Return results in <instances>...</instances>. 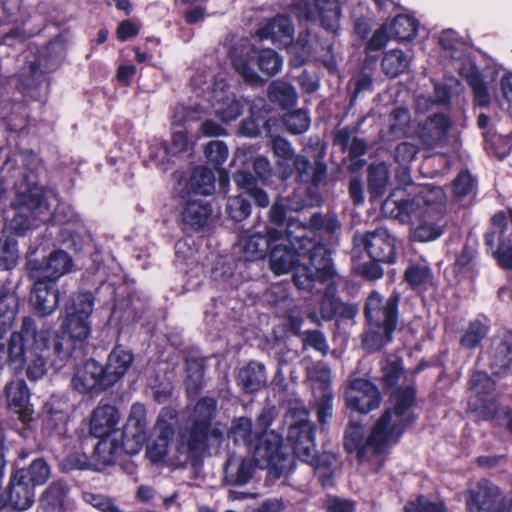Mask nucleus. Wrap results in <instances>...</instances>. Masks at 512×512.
<instances>
[{"instance_id": "26", "label": "nucleus", "mask_w": 512, "mask_h": 512, "mask_svg": "<svg viewBox=\"0 0 512 512\" xmlns=\"http://www.w3.org/2000/svg\"><path fill=\"white\" fill-rule=\"evenodd\" d=\"M9 502L18 511L26 510L34 503L33 487L26 482L24 469L17 470L11 477Z\"/></svg>"}, {"instance_id": "61", "label": "nucleus", "mask_w": 512, "mask_h": 512, "mask_svg": "<svg viewBox=\"0 0 512 512\" xmlns=\"http://www.w3.org/2000/svg\"><path fill=\"white\" fill-rule=\"evenodd\" d=\"M172 156H174L172 150L169 149L167 144L163 141H155V143L150 146V157L158 166L164 167Z\"/></svg>"}, {"instance_id": "13", "label": "nucleus", "mask_w": 512, "mask_h": 512, "mask_svg": "<svg viewBox=\"0 0 512 512\" xmlns=\"http://www.w3.org/2000/svg\"><path fill=\"white\" fill-rule=\"evenodd\" d=\"M73 260L64 250L51 252L45 261L29 260L27 270L31 278H44L55 282L72 271Z\"/></svg>"}, {"instance_id": "12", "label": "nucleus", "mask_w": 512, "mask_h": 512, "mask_svg": "<svg viewBox=\"0 0 512 512\" xmlns=\"http://www.w3.org/2000/svg\"><path fill=\"white\" fill-rule=\"evenodd\" d=\"M347 408L362 414H367L379 407L381 396L378 388L369 380L354 378L344 391Z\"/></svg>"}, {"instance_id": "43", "label": "nucleus", "mask_w": 512, "mask_h": 512, "mask_svg": "<svg viewBox=\"0 0 512 512\" xmlns=\"http://www.w3.org/2000/svg\"><path fill=\"white\" fill-rule=\"evenodd\" d=\"M408 65V57L399 49H392L386 52L382 60L383 72L391 78L403 73Z\"/></svg>"}, {"instance_id": "32", "label": "nucleus", "mask_w": 512, "mask_h": 512, "mask_svg": "<svg viewBox=\"0 0 512 512\" xmlns=\"http://www.w3.org/2000/svg\"><path fill=\"white\" fill-rule=\"evenodd\" d=\"M238 384L247 393H254L263 388L267 377L265 367L258 362H250L238 372Z\"/></svg>"}, {"instance_id": "29", "label": "nucleus", "mask_w": 512, "mask_h": 512, "mask_svg": "<svg viewBox=\"0 0 512 512\" xmlns=\"http://www.w3.org/2000/svg\"><path fill=\"white\" fill-rule=\"evenodd\" d=\"M450 128L451 122L444 114H435L424 122L420 138L427 147L440 145L446 142Z\"/></svg>"}, {"instance_id": "14", "label": "nucleus", "mask_w": 512, "mask_h": 512, "mask_svg": "<svg viewBox=\"0 0 512 512\" xmlns=\"http://www.w3.org/2000/svg\"><path fill=\"white\" fill-rule=\"evenodd\" d=\"M215 408V399L205 397L199 400L194 408L192 426L188 432L184 433L189 438L190 445L196 447L200 452L206 447Z\"/></svg>"}, {"instance_id": "3", "label": "nucleus", "mask_w": 512, "mask_h": 512, "mask_svg": "<svg viewBox=\"0 0 512 512\" xmlns=\"http://www.w3.org/2000/svg\"><path fill=\"white\" fill-rule=\"evenodd\" d=\"M415 400V390L408 385L397 390L392 396L393 407L385 411L376 423L370 436L364 439V427L350 423L346 429L344 446L348 452H357L360 461L382 463L385 448L396 443L406 427L414 421L411 408Z\"/></svg>"}, {"instance_id": "30", "label": "nucleus", "mask_w": 512, "mask_h": 512, "mask_svg": "<svg viewBox=\"0 0 512 512\" xmlns=\"http://www.w3.org/2000/svg\"><path fill=\"white\" fill-rule=\"evenodd\" d=\"M7 400L10 409L19 414L23 423L32 420V410L28 406L29 391L23 380L12 381L6 386Z\"/></svg>"}, {"instance_id": "17", "label": "nucleus", "mask_w": 512, "mask_h": 512, "mask_svg": "<svg viewBox=\"0 0 512 512\" xmlns=\"http://www.w3.org/2000/svg\"><path fill=\"white\" fill-rule=\"evenodd\" d=\"M494 231L486 235V244L490 249L495 247V238L498 245L493 250V256L498 264L504 269H512V241L507 234V216L500 212L492 218Z\"/></svg>"}, {"instance_id": "27", "label": "nucleus", "mask_w": 512, "mask_h": 512, "mask_svg": "<svg viewBox=\"0 0 512 512\" xmlns=\"http://www.w3.org/2000/svg\"><path fill=\"white\" fill-rule=\"evenodd\" d=\"M295 29L291 20L284 15H278L266 22L257 34L260 39H271L274 43L287 46L291 44Z\"/></svg>"}, {"instance_id": "7", "label": "nucleus", "mask_w": 512, "mask_h": 512, "mask_svg": "<svg viewBox=\"0 0 512 512\" xmlns=\"http://www.w3.org/2000/svg\"><path fill=\"white\" fill-rule=\"evenodd\" d=\"M287 438L295 457L313 467L323 486L330 485L333 474L331 456H317L314 425L307 419L291 423Z\"/></svg>"}, {"instance_id": "42", "label": "nucleus", "mask_w": 512, "mask_h": 512, "mask_svg": "<svg viewBox=\"0 0 512 512\" xmlns=\"http://www.w3.org/2000/svg\"><path fill=\"white\" fill-rule=\"evenodd\" d=\"M268 96L272 102L278 103L283 108L294 105L297 100L294 87L279 80L269 85Z\"/></svg>"}, {"instance_id": "36", "label": "nucleus", "mask_w": 512, "mask_h": 512, "mask_svg": "<svg viewBox=\"0 0 512 512\" xmlns=\"http://www.w3.org/2000/svg\"><path fill=\"white\" fill-rule=\"evenodd\" d=\"M293 173L296 172L301 182L311 181L318 185L326 174V166L322 162H316L312 167L310 161L301 154H296L291 161Z\"/></svg>"}, {"instance_id": "16", "label": "nucleus", "mask_w": 512, "mask_h": 512, "mask_svg": "<svg viewBox=\"0 0 512 512\" xmlns=\"http://www.w3.org/2000/svg\"><path fill=\"white\" fill-rule=\"evenodd\" d=\"M103 366L97 361L87 360L78 367L71 379L72 388L80 394L99 393L110 387L105 381Z\"/></svg>"}, {"instance_id": "46", "label": "nucleus", "mask_w": 512, "mask_h": 512, "mask_svg": "<svg viewBox=\"0 0 512 512\" xmlns=\"http://www.w3.org/2000/svg\"><path fill=\"white\" fill-rule=\"evenodd\" d=\"M389 180L388 167L383 164L372 165L369 168V189L373 197L383 195Z\"/></svg>"}, {"instance_id": "8", "label": "nucleus", "mask_w": 512, "mask_h": 512, "mask_svg": "<svg viewBox=\"0 0 512 512\" xmlns=\"http://www.w3.org/2000/svg\"><path fill=\"white\" fill-rule=\"evenodd\" d=\"M254 438L255 443L250 449L258 468L268 469L269 474L274 478H279L292 469L293 457L283 446L280 434L270 430Z\"/></svg>"}, {"instance_id": "53", "label": "nucleus", "mask_w": 512, "mask_h": 512, "mask_svg": "<svg viewBox=\"0 0 512 512\" xmlns=\"http://www.w3.org/2000/svg\"><path fill=\"white\" fill-rule=\"evenodd\" d=\"M284 124L292 134H302L309 129L310 118L306 111L295 110L285 115Z\"/></svg>"}, {"instance_id": "40", "label": "nucleus", "mask_w": 512, "mask_h": 512, "mask_svg": "<svg viewBox=\"0 0 512 512\" xmlns=\"http://www.w3.org/2000/svg\"><path fill=\"white\" fill-rule=\"evenodd\" d=\"M16 297L0 286V340L12 327ZM0 345H3L0 343Z\"/></svg>"}, {"instance_id": "51", "label": "nucleus", "mask_w": 512, "mask_h": 512, "mask_svg": "<svg viewBox=\"0 0 512 512\" xmlns=\"http://www.w3.org/2000/svg\"><path fill=\"white\" fill-rule=\"evenodd\" d=\"M18 260L17 242L6 237L0 240V269L10 270L15 267Z\"/></svg>"}, {"instance_id": "10", "label": "nucleus", "mask_w": 512, "mask_h": 512, "mask_svg": "<svg viewBox=\"0 0 512 512\" xmlns=\"http://www.w3.org/2000/svg\"><path fill=\"white\" fill-rule=\"evenodd\" d=\"M291 11L299 21H319L330 32L339 27L340 5L338 0H293Z\"/></svg>"}, {"instance_id": "59", "label": "nucleus", "mask_w": 512, "mask_h": 512, "mask_svg": "<svg viewBox=\"0 0 512 512\" xmlns=\"http://www.w3.org/2000/svg\"><path fill=\"white\" fill-rule=\"evenodd\" d=\"M390 131L392 134L404 135L407 133L408 124L410 122L409 111L405 108H397L391 113Z\"/></svg>"}, {"instance_id": "34", "label": "nucleus", "mask_w": 512, "mask_h": 512, "mask_svg": "<svg viewBox=\"0 0 512 512\" xmlns=\"http://www.w3.org/2000/svg\"><path fill=\"white\" fill-rule=\"evenodd\" d=\"M271 148L277 158L276 168L283 180L293 175L291 161L295 157L294 149L289 141L282 137H274L271 140Z\"/></svg>"}, {"instance_id": "64", "label": "nucleus", "mask_w": 512, "mask_h": 512, "mask_svg": "<svg viewBox=\"0 0 512 512\" xmlns=\"http://www.w3.org/2000/svg\"><path fill=\"white\" fill-rule=\"evenodd\" d=\"M388 24H383L378 30H376L370 40L367 43L366 50L378 51L382 49L388 42L390 36L388 33Z\"/></svg>"}, {"instance_id": "49", "label": "nucleus", "mask_w": 512, "mask_h": 512, "mask_svg": "<svg viewBox=\"0 0 512 512\" xmlns=\"http://www.w3.org/2000/svg\"><path fill=\"white\" fill-rule=\"evenodd\" d=\"M287 46L289 53L292 55L291 64L295 67L301 66L312 52L308 32L301 33L296 43L291 42Z\"/></svg>"}, {"instance_id": "44", "label": "nucleus", "mask_w": 512, "mask_h": 512, "mask_svg": "<svg viewBox=\"0 0 512 512\" xmlns=\"http://www.w3.org/2000/svg\"><path fill=\"white\" fill-rule=\"evenodd\" d=\"M62 328L70 338L82 341L89 336L91 324L89 318L65 314Z\"/></svg>"}, {"instance_id": "37", "label": "nucleus", "mask_w": 512, "mask_h": 512, "mask_svg": "<svg viewBox=\"0 0 512 512\" xmlns=\"http://www.w3.org/2000/svg\"><path fill=\"white\" fill-rule=\"evenodd\" d=\"M95 297L89 291L73 293L65 305V314L89 318L94 309Z\"/></svg>"}, {"instance_id": "24", "label": "nucleus", "mask_w": 512, "mask_h": 512, "mask_svg": "<svg viewBox=\"0 0 512 512\" xmlns=\"http://www.w3.org/2000/svg\"><path fill=\"white\" fill-rule=\"evenodd\" d=\"M32 290V302L42 315L51 314L59 304V291L54 282L38 277Z\"/></svg>"}, {"instance_id": "28", "label": "nucleus", "mask_w": 512, "mask_h": 512, "mask_svg": "<svg viewBox=\"0 0 512 512\" xmlns=\"http://www.w3.org/2000/svg\"><path fill=\"white\" fill-rule=\"evenodd\" d=\"M512 364V332L504 331L492 341L491 369L495 374L505 373Z\"/></svg>"}, {"instance_id": "2", "label": "nucleus", "mask_w": 512, "mask_h": 512, "mask_svg": "<svg viewBox=\"0 0 512 512\" xmlns=\"http://www.w3.org/2000/svg\"><path fill=\"white\" fill-rule=\"evenodd\" d=\"M60 367L69 351L64 348L59 336H53L48 330H38L35 321L25 317L19 331L13 332L8 347L0 345V367L7 363L14 370L26 368L29 380L41 379L47 372V361Z\"/></svg>"}, {"instance_id": "60", "label": "nucleus", "mask_w": 512, "mask_h": 512, "mask_svg": "<svg viewBox=\"0 0 512 512\" xmlns=\"http://www.w3.org/2000/svg\"><path fill=\"white\" fill-rule=\"evenodd\" d=\"M333 415V394L331 391L321 393L317 402V416L320 424L325 425Z\"/></svg>"}, {"instance_id": "55", "label": "nucleus", "mask_w": 512, "mask_h": 512, "mask_svg": "<svg viewBox=\"0 0 512 512\" xmlns=\"http://www.w3.org/2000/svg\"><path fill=\"white\" fill-rule=\"evenodd\" d=\"M226 211L235 221H243L251 213V205L242 196L230 197L227 201Z\"/></svg>"}, {"instance_id": "63", "label": "nucleus", "mask_w": 512, "mask_h": 512, "mask_svg": "<svg viewBox=\"0 0 512 512\" xmlns=\"http://www.w3.org/2000/svg\"><path fill=\"white\" fill-rule=\"evenodd\" d=\"M304 343L323 355L327 354L329 350L326 337L319 330L307 331L305 333Z\"/></svg>"}, {"instance_id": "52", "label": "nucleus", "mask_w": 512, "mask_h": 512, "mask_svg": "<svg viewBox=\"0 0 512 512\" xmlns=\"http://www.w3.org/2000/svg\"><path fill=\"white\" fill-rule=\"evenodd\" d=\"M60 469L63 472H70L73 470H90L93 471L92 460L88 459L85 453L74 451L66 455L60 461Z\"/></svg>"}, {"instance_id": "23", "label": "nucleus", "mask_w": 512, "mask_h": 512, "mask_svg": "<svg viewBox=\"0 0 512 512\" xmlns=\"http://www.w3.org/2000/svg\"><path fill=\"white\" fill-rule=\"evenodd\" d=\"M284 239L282 229L266 227L265 234L256 232L243 242V250L248 260L263 259L268 250L272 249L274 243Z\"/></svg>"}, {"instance_id": "22", "label": "nucleus", "mask_w": 512, "mask_h": 512, "mask_svg": "<svg viewBox=\"0 0 512 512\" xmlns=\"http://www.w3.org/2000/svg\"><path fill=\"white\" fill-rule=\"evenodd\" d=\"M257 467L254 459L231 454L224 466V481L232 486L245 485L252 480Z\"/></svg>"}, {"instance_id": "11", "label": "nucleus", "mask_w": 512, "mask_h": 512, "mask_svg": "<svg viewBox=\"0 0 512 512\" xmlns=\"http://www.w3.org/2000/svg\"><path fill=\"white\" fill-rule=\"evenodd\" d=\"M400 295L393 292L387 299L380 293L373 291L366 300L365 315L372 327L385 326L396 329L398 324V305Z\"/></svg>"}, {"instance_id": "57", "label": "nucleus", "mask_w": 512, "mask_h": 512, "mask_svg": "<svg viewBox=\"0 0 512 512\" xmlns=\"http://www.w3.org/2000/svg\"><path fill=\"white\" fill-rule=\"evenodd\" d=\"M204 154L207 160L215 166H220L226 162L228 158V148L224 142L219 140L210 141L205 149Z\"/></svg>"}, {"instance_id": "39", "label": "nucleus", "mask_w": 512, "mask_h": 512, "mask_svg": "<svg viewBox=\"0 0 512 512\" xmlns=\"http://www.w3.org/2000/svg\"><path fill=\"white\" fill-rule=\"evenodd\" d=\"M68 493L67 485L62 481L53 482L41 498V506L47 512H59Z\"/></svg>"}, {"instance_id": "48", "label": "nucleus", "mask_w": 512, "mask_h": 512, "mask_svg": "<svg viewBox=\"0 0 512 512\" xmlns=\"http://www.w3.org/2000/svg\"><path fill=\"white\" fill-rule=\"evenodd\" d=\"M178 424L177 411L170 407H165L161 410L155 426L154 431L157 435L172 438L175 428Z\"/></svg>"}, {"instance_id": "50", "label": "nucleus", "mask_w": 512, "mask_h": 512, "mask_svg": "<svg viewBox=\"0 0 512 512\" xmlns=\"http://www.w3.org/2000/svg\"><path fill=\"white\" fill-rule=\"evenodd\" d=\"M229 436L235 442L242 441L251 448L255 442L253 440L251 420L246 417H240L234 420L230 428Z\"/></svg>"}, {"instance_id": "56", "label": "nucleus", "mask_w": 512, "mask_h": 512, "mask_svg": "<svg viewBox=\"0 0 512 512\" xmlns=\"http://www.w3.org/2000/svg\"><path fill=\"white\" fill-rule=\"evenodd\" d=\"M26 472L32 485H43L50 477V467L45 460L39 458L34 460Z\"/></svg>"}, {"instance_id": "47", "label": "nucleus", "mask_w": 512, "mask_h": 512, "mask_svg": "<svg viewBox=\"0 0 512 512\" xmlns=\"http://www.w3.org/2000/svg\"><path fill=\"white\" fill-rule=\"evenodd\" d=\"M488 331V326L481 321H471L461 336V346L467 349L475 348L487 336Z\"/></svg>"}, {"instance_id": "33", "label": "nucleus", "mask_w": 512, "mask_h": 512, "mask_svg": "<svg viewBox=\"0 0 512 512\" xmlns=\"http://www.w3.org/2000/svg\"><path fill=\"white\" fill-rule=\"evenodd\" d=\"M99 439L91 457L94 472H100L107 466L114 464L122 448L117 440L108 439V437Z\"/></svg>"}, {"instance_id": "58", "label": "nucleus", "mask_w": 512, "mask_h": 512, "mask_svg": "<svg viewBox=\"0 0 512 512\" xmlns=\"http://www.w3.org/2000/svg\"><path fill=\"white\" fill-rule=\"evenodd\" d=\"M336 142L341 145L343 149L349 150V155L351 157H360L366 153L367 144L364 140L354 138L350 145L348 144V133L345 130H340L336 134L335 138Z\"/></svg>"}, {"instance_id": "25", "label": "nucleus", "mask_w": 512, "mask_h": 512, "mask_svg": "<svg viewBox=\"0 0 512 512\" xmlns=\"http://www.w3.org/2000/svg\"><path fill=\"white\" fill-rule=\"evenodd\" d=\"M134 361L133 353L122 347L116 346L109 354L107 363L104 368L106 383L113 386L119 381L129 370Z\"/></svg>"}, {"instance_id": "21", "label": "nucleus", "mask_w": 512, "mask_h": 512, "mask_svg": "<svg viewBox=\"0 0 512 512\" xmlns=\"http://www.w3.org/2000/svg\"><path fill=\"white\" fill-rule=\"evenodd\" d=\"M365 248L372 260L389 264L396 260L395 239L385 228L368 232L365 236Z\"/></svg>"}, {"instance_id": "54", "label": "nucleus", "mask_w": 512, "mask_h": 512, "mask_svg": "<svg viewBox=\"0 0 512 512\" xmlns=\"http://www.w3.org/2000/svg\"><path fill=\"white\" fill-rule=\"evenodd\" d=\"M405 280L414 288L431 283V270L425 265H412L405 271Z\"/></svg>"}, {"instance_id": "18", "label": "nucleus", "mask_w": 512, "mask_h": 512, "mask_svg": "<svg viewBox=\"0 0 512 512\" xmlns=\"http://www.w3.org/2000/svg\"><path fill=\"white\" fill-rule=\"evenodd\" d=\"M471 390L478 398L469 401V407L478 412L482 419H489L495 416L498 405L494 400L482 399L480 396L490 394L495 389V382L485 372H475L470 379Z\"/></svg>"}, {"instance_id": "20", "label": "nucleus", "mask_w": 512, "mask_h": 512, "mask_svg": "<svg viewBox=\"0 0 512 512\" xmlns=\"http://www.w3.org/2000/svg\"><path fill=\"white\" fill-rule=\"evenodd\" d=\"M215 190V176L213 172L205 167H196L191 175L186 178L179 176L174 191L181 198L191 193L210 195Z\"/></svg>"}, {"instance_id": "5", "label": "nucleus", "mask_w": 512, "mask_h": 512, "mask_svg": "<svg viewBox=\"0 0 512 512\" xmlns=\"http://www.w3.org/2000/svg\"><path fill=\"white\" fill-rule=\"evenodd\" d=\"M11 206L16 210V214L5 228L18 236L46 223L52 216L43 187L28 175L15 185V197Z\"/></svg>"}, {"instance_id": "15", "label": "nucleus", "mask_w": 512, "mask_h": 512, "mask_svg": "<svg viewBox=\"0 0 512 512\" xmlns=\"http://www.w3.org/2000/svg\"><path fill=\"white\" fill-rule=\"evenodd\" d=\"M147 438V411L143 404L134 403L123 430V447L129 454H136Z\"/></svg>"}, {"instance_id": "41", "label": "nucleus", "mask_w": 512, "mask_h": 512, "mask_svg": "<svg viewBox=\"0 0 512 512\" xmlns=\"http://www.w3.org/2000/svg\"><path fill=\"white\" fill-rule=\"evenodd\" d=\"M395 329L381 326L372 327L369 325L363 338V347L368 352H375L381 349L386 343L390 342Z\"/></svg>"}, {"instance_id": "35", "label": "nucleus", "mask_w": 512, "mask_h": 512, "mask_svg": "<svg viewBox=\"0 0 512 512\" xmlns=\"http://www.w3.org/2000/svg\"><path fill=\"white\" fill-rule=\"evenodd\" d=\"M211 215V207L202 200L191 199L184 206L181 213L182 222L192 230H199L208 221Z\"/></svg>"}, {"instance_id": "62", "label": "nucleus", "mask_w": 512, "mask_h": 512, "mask_svg": "<svg viewBox=\"0 0 512 512\" xmlns=\"http://www.w3.org/2000/svg\"><path fill=\"white\" fill-rule=\"evenodd\" d=\"M469 84L474 93V101L479 106H487L490 102V95L484 83L475 75L469 77Z\"/></svg>"}, {"instance_id": "45", "label": "nucleus", "mask_w": 512, "mask_h": 512, "mask_svg": "<svg viewBox=\"0 0 512 512\" xmlns=\"http://www.w3.org/2000/svg\"><path fill=\"white\" fill-rule=\"evenodd\" d=\"M307 378L312 383L314 392L316 390L320 393L331 391V371L325 363L318 362L307 367Z\"/></svg>"}, {"instance_id": "19", "label": "nucleus", "mask_w": 512, "mask_h": 512, "mask_svg": "<svg viewBox=\"0 0 512 512\" xmlns=\"http://www.w3.org/2000/svg\"><path fill=\"white\" fill-rule=\"evenodd\" d=\"M120 419L116 406L101 401L90 415L89 433L95 438L109 437L118 430Z\"/></svg>"}, {"instance_id": "31", "label": "nucleus", "mask_w": 512, "mask_h": 512, "mask_svg": "<svg viewBox=\"0 0 512 512\" xmlns=\"http://www.w3.org/2000/svg\"><path fill=\"white\" fill-rule=\"evenodd\" d=\"M225 84L218 83L214 89V106L217 116L223 122L233 121L243 112V104L234 97H224Z\"/></svg>"}, {"instance_id": "4", "label": "nucleus", "mask_w": 512, "mask_h": 512, "mask_svg": "<svg viewBox=\"0 0 512 512\" xmlns=\"http://www.w3.org/2000/svg\"><path fill=\"white\" fill-rule=\"evenodd\" d=\"M445 194L440 187H424L415 197L396 200L390 195L382 204L384 215L411 225V237L417 242H431L444 232L446 219L441 208Z\"/></svg>"}, {"instance_id": "6", "label": "nucleus", "mask_w": 512, "mask_h": 512, "mask_svg": "<svg viewBox=\"0 0 512 512\" xmlns=\"http://www.w3.org/2000/svg\"><path fill=\"white\" fill-rule=\"evenodd\" d=\"M226 46L233 68L246 82L260 81V76L254 68L255 61L259 70L268 76H273L282 70L283 59L272 49L267 48L256 53L248 39L235 37Z\"/></svg>"}, {"instance_id": "9", "label": "nucleus", "mask_w": 512, "mask_h": 512, "mask_svg": "<svg viewBox=\"0 0 512 512\" xmlns=\"http://www.w3.org/2000/svg\"><path fill=\"white\" fill-rule=\"evenodd\" d=\"M170 438L157 435L146 447V456L153 464H161L172 470L183 468L195 460L200 451L190 445L189 438L182 434L178 444L172 450Z\"/></svg>"}, {"instance_id": "1", "label": "nucleus", "mask_w": 512, "mask_h": 512, "mask_svg": "<svg viewBox=\"0 0 512 512\" xmlns=\"http://www.w3.org/2000/svg\"><path fill=\"white\" fill-rule=\"evenodd\" d=\"M293 226L288 224L284 239L274 243L270 250L272 272L281 275L294 269L293 280L300 290H311L315 281H331L336 271L328 249L308 239L305 228L302 234L294 236Z\"/></svg>"}, {"instance_id": "38", "label": "nucleus", "mask_w": 512, "mask_h": 512, "mask_svg": "<svg viewBox=\"0 0 512 512\" xmlns=\"http://www.w3.org/2000/svg\"><path fill=\"white\" fill-rule=\"evenodd\" d=\"M392 37L399 41H410L416 37L418 22L411 15H398L388 25Z\"/></svg>"}]
</instances>
